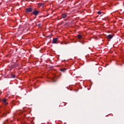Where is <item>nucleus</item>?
<instances>
[{
    "mask_svg": "<svg viewBox=\"0 0 124 124\" xmlns=\"http://www.w3.org/2000/svg\"><path fill=\"white\" fill-rule=\"evenodd\" d=\"M7 101V100L6 98L3 99L2 100L3 103H4L5 105H7L8 104V103L6 102Z\"/></svg>",
    "mask_w": 124,
    "mask_h": 124,
    "instance_id": "39448f33",
    "label": "nucleus"
},
{
    "mask_svg": "<svg viewBox=\"0 0 124 124\" xmlns=\"http://www.w3.org/2000/svg\"><path fill=\"white\" fill-rule=\"evenodd\" d=\"M21 28H22V26H21V25H20V26H19V29H21Z\"/></svg>",
    "mask_w": 124,
    "mask_h": 124,
    "instance_id": "ddd939ff",
    "label": "nucleus"
},
{
    "mask_svg": "<svg viewBox=\"0 0 124 124\" xmlns=\"http://www.w3.org/2000/svg\"><path fill=\"white\" fill-rule=\"evenodd\" d=\"M67 17V14H62V18L63 19H65V18Z\"/></svg>",
    "mask_w": 124,
    "mask_h": 124,
    "instance_id": "423d86ee",
    "label": "nucleus"
},
{
    "mask_svg": "<svg viewBox=\"0 0 124 124\" xmlns=\"http://www.w3.org/2000/svg\"><path fill=\"white\" fill-rule=\"evenodd\" d=\"M18 66V65H15V66Z\"/></svg>",
    "mask_w": 124,
    "mask_h": 124,
    "instance_id": "2eb2a0df",
    "label": "nucleus"
},
{
    "mask_svg": "<svg viewBox=\"0 0 124 124\" xmlns=\"http://www.w3.org/2000/svg\"><path fill=\"white\" fill-rule=\"evenodd\" d=\"M5 111L3 113V115H2V117H5L6 116V115L7 114H9V112H8V110L7 109H4Z\"/></svg>",
    "mask_w": 124,
    "mask_h": 124,
    "instance_id": "7ed1b4c3",
    "label": "nucleus"
},
{
    "mask_svg": "<svg viewBox=\"0 0 124 124\" xmlns=\"http://www.w3.org/2000/svg\"><path fill=\"white\" fill-rule=\"evenodd\" d=\"M33 10H34V8L32 7H30L26 9V13H30L32 12Z\"/></svg>",
    "mask_w": 124,
    "mask_h": 124,
    "instance_id": "f257e3e1",
    "label": "nucleus"
},
{
    "mask_svg": "<svg viewBox=\"0 0 124 124\" xmlns=\"http://www.w3.org/2000/svg\"><path fill=\"white\" fill-rule=\"evenodd\" d=\"M77 36H78V39H81V38H82V35H81L78 34L77 35Z\"/></svg>",
    "mask_w": 124,
    "mask_h": 124,
    "instance_id": "6e6552de",
    "label": "nucleus"
},
{
    "mask_svg": "<svg viewBox=\"0 0 124 124\" xmlns=\"http://www.w3.org/2000/svg\"><path fill=\"white\" fill-rule=\"evenodd\" d=\"M101 13H102V12H101L100 11L98 12V14H101Z\"/></svg>",
    "mask_w": 124,
    "mask_h": 124,
    "instance_id": "9b49d317",
    "label": "nucleus"
},
{
    "mask_svg": "<svg viewBox=\"0 0 124 124\" xmlns=\"http://www.w3.org/2000/svg\"><path fill=\"white\" fill-rule=\"evenodd\" d=\"M58 40H59V38H53V39L52 40V43L53 44L57 43V42H58Z\"/></svg>",
    "mask_w": 124,
    "mask_h": 124,
    "instance_id": "20e7f679",
    "label": "nucleus"
},
{
    "mask_svg": "<svg viewBox=\"0 0 124 124\" xmlns=\"http://www.w3.org/2000/svg\"><path fill=\"white\" fill-rule=\"evenodd\" d=\"M5 123H3V124H4Z\"/></svg>",
    "mask_w": 124,
    "mask_h": 124,
    "instance_id": "dca6fc26",
    "label": "nucleus"
},
{
    "mask_svg": "<svg viewBox=\"0 0 124 124\" xmlns=\"http://www.w3.org/2000/svg\"><path fill=\"white\" fill-rule=\"evenodd\" d=\"M31 14L34 15L35 16H37L38 14H39V11L35 10V9H34L33 11L31 13Z\"/></svg>",
    "mask_w": 124,
    "mask_h": 124,
    "instance_id": "f03ea898",
    "label": "nucleus"
},
{
    "mask_svg": "<svg viewBox=\"0 0 124 124\" xmlns=\"http://www.w3.org/2000/svg\"><path fill=\"white\" fill-rule=\"evenodd\" d=\"M1 112V110H0V113Z\"/></svg>",
    "mask_w": 124,
    "mask_h": 124,
    "instance_id": "4468645a",
    "label": "nucleus"
},
{
    "mask_svg": "<svg viewBox=\"0 0 124 124\" xmlns=\"http://www.w3.org/2000/svg\"><path fill=\"white\" fill-rule=\"evenodd\" d=\"M41 26V24L39 23L38 24V27H40Z\"/></svg>",
    "mask_w": 124,
    "mask_h": 124,
    "instance_id": "f8f14e48",
    "label": "nucleus"
},
{
    "mask_svg": "<svg viewBox=\"0 0 124 124\" xmlns=\"http://www.w3.org/2000/svg\"><path fill=\"white\" fill-rule=\"evenodd\" d=\"M12 78H15L16 77V76L15 75H12L11 76Z\"/></svg>",
    "mask_w": 124,
    "mask_h": 124,
    "instance_id": "9d476101",
    "label": "nucleus"
},
{
    "mask_svg": "<svg viewBox=\"0 0 124 124\" xmlns=\"http://www.w3.org/2000/svg\"><path fill=\"white\" fill-rule=\"evenodd\" d=\"M113 35H111V34H109V35H108L107 36V38L108 39H112V38H113Z\"/></svg>",
    "mask_w": 124,
    "mask_h": 124,
    "instance_id": "0eeeda50",
    "label": "nucleus"
},
{
    "mask_svg": "<svg viewBox=\"0 0 124 124\" xmlns=\"http://www.w3.org/2000/svg\"><path fill=\"white\" fill-rule=\"evenodd\" d=\"M65 70H66V69H64V68L61 69V71H62V72H64Z\"/></svg>",
    "mask_w": 124,
    "mask_h": 124,
    "instance_id": "1a4fd4ad",
    "label": "nucleus"
}]
</instances>
